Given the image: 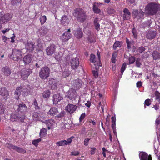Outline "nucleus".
Wrapping results in <instances>:
<instances>
[{
	"label": "nucleus",
	"mask_w": 160,
	"mask_h": 160,
	"mask_svg": "<svg viewBox=\"0 0 160 160\" xmlns=\"http://www.w3.org/2000/svg\"><path fill=\"white\" fill-rule=\"evenodd\" d=\"M158 6L154 2L148 3L145 8L147 13L148 15H153L156 14L158 11Z\"/></svg>",
	"instance_id": "1"
},
{
	"label": "nucleus",
	"mask_w": 160,
	"mask_h": 160,
	"mask_svg": "<svg viewBox=\"0 0 160 160\" xmlns=\"http://www.w3.org/2000/svg\"><path fill=\"white\" fill-rule=\"evenodd\" d=\"M73 15L79 22H83L86 18L85 12L82 8H78L75 9Z\"/></svg>",
	"instance_id": "2"
},
{
	"label": "nucleus",
	"mask_w": 160,
	"mask_h": 160,
	"mask_svg": "<svg viewBox=\"0 0 160 160\" xmlns=\"http://www.w3.org/2000/svg\"><path fill=\"white\" fill-rule=\"evenodd\" d=\"M66 52L64 51L63 53L62 52H59L58 53H56L55 54L54 57L58 61H61L62 60L66 62H68L70 60V56L69 54L66 55Z\"/></svg>",
	"instance_id": "3"
},
{
	"label": "nucleus",
	"mask_w": 160,
	"mask_h": 160,
	"mask_svg": "<svg viewBox=\"0 0 160 160\" xmlns=\"http://www.w3.org/2000/svg\"><path fill=\"white\" fill-rule=\"evenodd\" d=\"M50 74V68L47 66H45L41 68L39 72V75L41 79L45 80L49 76Z\"/></svg>",
	"instance_id": "4"
},
{
	"label": "nucleus",
	"mask_w": 160,
	"mask_h": 160,
	"mask_svg": "<svg viewBox=\"0 0 160 160\" xmlns=\"http://www.w3.org/2000/svg\"><path fill=\"white\" fill-rule=\"evenodd\" d=\"M22 50L14 49L13 50L12 54L11 55V58L14 61L20 60L22 57Z\"/></svg>",
	"instance_id": "5"
},
{
	"label": "nucleus",
	"mask_w": 160,
	"mask_h": 160,
	"mask_svg": "<svg viewBox=\"0 0 160 160\" xmlns=\"http://www.w3.org/2000/svg\"><path fill=\"white\" fill-rule=\"evenodd\" d=\"M12 18L11 14L9 13L5 14L3 12H0V22L5 23L10 20Z\"/></svg>",
	"instance_id": "6"
},
{
	"label": "nucleus",
	"mask_w": 160,
	"mask_h": 160,
	"mask_svg": "<svg viewBox=\"0 0 160 160\" xmlns=\"http://www.w3.org/2000/svg\"><path fill=\"white\" fill-rule=\"evenodd\" d=\"M66 63H68L71 66L72 69L74 70H76L78 67L79 64V61L78 58L76 57L75 58H72L70 61V62L68 61Z\"/></svg>",
	"instance_id": "7"
},
{
	"label": "nucleus",
	"mask_w": 160,
	"mask_h": 160,
	"mask_svg": "<svg viewBox=\"0 0 160 160\" xmlns=\"http://www.w3.org/2000/svg\"><path fill=\"white\" fill-rule=\"evenodd\" d=\"M16 110L18 112H20L22 113H24V112L27 111L28 108L26 106L25 102H21L20 103L15 106Z\"/></svg>",
	"instance_id": "8"
},
{
	"label": "nucleus",
	"mask_w": 160,
	"mask_h": 160,
	"mask_svg": "<svg viewBox=\"0 0 160 160\" xmlns=\"http://www.w3.org/2000/svg\"><path fill=\"white\" fill-rule=\"evenodd\" d=\"M66 94V97L71 100H75L77 96L75 89H70Z\"/></svg>",
	"instance_id": "9"
},
{
	"label": "nucleus",
	"mask_w": 160,
	"mask_h": 160,
	"mask_svg": "<svg viewBox=\"0 0 160 160\" xmlns=\"http://www.w3.org/2000/svg\"><path fill=\"white\" fill-rule=\"evenodd\" d=\"M57 46L54 44H51L46 48V54L49 56H52L55 52Z\"/></svg>",
	"instance_id": "10"
},
{
	"label": "nucleus",
	"mask_w": 160,
	"mask_h": 160,
	"mask_svg": "<svg viewBox=\"0 0 160 160\" xmlns=\"http://www.w3.org/2000/svg\"><path fill=\"white\" fill-rule=\"evenodd\" d=\"M70 29H69L68 31L62 34L61 36V38L62 42H65L67 41L72 37V35L70 33Z\"/></svg>",
	"instance_id": "11"
},
{
	"label": "nucleus",
	"mask_w": 160,
	"mask_h": 160,
	"mask_svg": "<svg viewBox=\"0 0 160 160\" xmlns=\"http://www.w3.org/2000/svg\"><path fill=\"white\" fill-rule=\"evenodd\" d=\"M77 106L72 104H68L65 107L66 111L70 114L73 113L76 110Z\"/></svg>",
	"instance_id": "12"
},
{
	"label": "nucleus",
	"mask_w": 160,
	"mask_h": 160,
	"mask_svg": "<svg viewBox=\"0 0 160 160\" xmlns=\"http://www.w3.org/2000/svg\"><path fill=\"white\" fill-rule=\"evenodd\" d=\"M35 47V43L32 41L28 42L25 45L26 49L29 52H32Z\"/></svg>",
	"instance_id": "13"
},
{
	"label": "nucleus",
	"mask_w": 160,
	"mask_h": 160,
	"mask_svg": "<svg viewBox=\"0 0 160 160\" xmlns=\"http://www.w3.org/2000/svg\"><path fill=\"white\" fill-rule=\"evenodd\" d=\"M8 147L10 149H13L19 153L24 154L26 152V150L22 148L14 145L11 144H8Z\"/></svg>",
	"instance_id": "14"
},
{
	"label": "nucleus",
	"mask_w": 160,
	"mask_h": 160,
	"mask_svg": "<svg viewBox=\"0 0 160 160\" xmlns=\"http://www.w3.org/2000/svg\"><path fill=\"white\" fill-rule=\"evenodd\" d=\"M139 156L140 160H152L151 155H148L145 152H140L139 154Z\"/></svg>",
	"instance_id": "15"
},
{
	"label": "nucleus",
	"mask_w": 160,
	"mask_h": 160,
	"mask_svg": "<svg viewBox=\"0 0 160 160\" xmlns=\"http://www.w3.org/2000/svg\"><path fill=\"white\" fill-rule=\"evenodd\" d=\"M32 72V70L30 69L22 70L21 72V76L23 80H25L27 78Z\"/></svg>",
	"instance_id": "16"
},
{
	"label": "nucleus",
	"mask_w": 160,
	"mask_h": 160,
	"mask_svg": "<svg viewBox=\"0 0 160 160\" xmlns=\"http://www.w3.org/2000/svg\"><path fill=\"white\" fill-rule=\"evenodd\" d=\"M57 82L58 81L56 79L52 78H50L49 79V86L52 89H55L57 88Z\"/></svg>",
	"instance_id": "17"
},
{
	"label": "nucleus",
	"mask_w": 160,
	"mask_h": 160,
	"mask_svg": "<svg viewBox=\"0 0 160 160\" xmlns=\"http://www.w3.org/2000/svg\"><path fill=\"white\" fill-rule=\"evenodd\" d=\"M82 81L80 79H77L73 81V87L76 90L79 89L82 86Z\"/></svg>",
	"instance_id": "18"
},
{
	"label": "nucleus",
	"mask_w": 160,
	"mask_h": 160,
	"mask_svg": "<svg viewBox=\"0 0 160 160\" xmlns=\"http://www.w3.org/2000/svg\"><path fill=\"white\" fill-rule=\"evenodd\" d=\"M42 122L46 125L48 130H50L51 128H52L56 123L55 121L52 119L45 120L44 121H43V122Z\"/></svg>",
	"instance_id": "19"
},
{
	"label": "nucleus",
	"mask_w": 160,
	"mask_h": 160,
	"mask_svg": "<svg viewBox=\"0 0 160 160\" xmlns=\"http://www.w3.org/2000/svg\"><path fill=\"white\" fill-rule=\"evenodd\" d=\"M32 56L31 54H28L23 58V61L25 65L29 64L32 60Z\"/></svg>",
	"instance_id": "20"
},
{
	"label": "nucleus",
	"mask_w": 160,
	"mask_h": 160,
	"mask_svg": "<svg viewBox=\"0 0 160 160\" xmlns=\"http://www.w3.org/2000/svg\"><path fill=\"white\" fill-rule=\"evenodd\" d=\"M102 3H100L95 2L94 3L92 8V10L94 13L98 14L101 12V10L98 8V7L99 5H102Z\"/></svg>",
	"instance_id": "21"
},
{
	"label": "nucleus",
	"mask_w": 160,
	"mask_h": 160,
	"mask_svg": "<svg viewBox=\"0 0 160 160\" xmlns=\"http://www.w3.org/2000/svg\"><path fill=\"white\" fill-rule=\"evenodd\" d=\"M123 12L124 13L123 15V20H126L129 19L130 17L131 13L128 9L126 8H125L123 10Z\"/></svg>",
	"instance_id": "22"
},
{
	"label": "nucleus",
	"mask_w": 160,
	"mask_h": 160,
	"mask_svg": "<svg viewBox=\"0 0 160 160\" xmlns=\"http://www.w3.org/2000/svg\"><path fill=\"white\" fill-rule=\"evenodd\" d=\"M70 22V20L68 16L65 15H63L61 19V22L62 25H67Z\"/></svg>",
	"instance_id": "23"
},
{
	"label": "nucleus",
	"mask_w": 160,
	"mask_h": 160,
	"mask_svg": "<svg viewBox=\"0 0 160 160\" xmlns=\"http://www.w3.org/2000/svg\"><path fill=\"white\" fill-rule=\"evenodd\" d=\"M2 74L6 76H9L11 73V69L7 66L3 67L2 69Z\"/></svg>",
	"instance_id": "24"
},
{
	"label": "nucleus",
	"mask_w": 160,
	"mask_h": 160,
	"mask_svg": "<svg viewBox=\"0 0 160 160\" xmlns=\"http://www.w3.org/2000/svg\"><path fill=\"white\" fill-rule=\"evenodd\" d=\"M38 111L34 112L32 116V118L34 120L43 122V121L44 120V119L40 118V117H39L40 113Z\"/></svg>",
	"instance_id": "25"
},
{
	"label": "nucleus",
	"mask_w": 160,
	"mask_h": 160,
	"mask_svg": "<svg viewBox=\"0 0 160 160\" xmlns=\"http://www.w3.org/2000/svg\"><path fill=\"white\" fill-rule=\"evenodd\" d=\"M53 103L54 104H57L59 102L63 99V98L59 94L57 93L53 95Z\"/></svg>",
	"instance_id": "26"
},
{
	"label": "nucleus",
	"mask_w": 160,
	"mask_h": 160,
	"mask_svg": "<svg viewBox=\"0 0 160 160\" xmlns=\"http://www.w3.org/2000/svg\"><path fill=\"white\" fill-rule=\"evenodd\" d=\"M156 35V32L150 31L148 32L146 35V38L148 39L152 40L155 38Z\"/></svg>",
	"instance_id": "27"
},
{
	"label": "nucleus",
	"mask_w": 160,
	"mask_h": 160,
	"mask_svg": "<svg viewBox=\"0 0 160 160\" xmlns=\"http://www.w3.org/2000/svg\"><path fill=\"white\" fill-rule=\"evenodd\" d=\"M58 113V108L55 107H52L48 111V114L51 116H54Z\"/></svg>",
	"instance_id": "28"
},
{
	"label": "nucleus",
	"mask_w": 160,
	"mask_h": 160,
	"mask_svg": "<svg viewBox=\"0 0 160 160\" xmlns=\"http://www.w3.org/2000/svg\"><path fill=\"white\" fill-rule=\"evenodd\" d=\"M22 90V87H18L16 89L14 92V94L15 95V98L18 100L19 99V96L21 94V92Z\"/></svg>",
	"instance_id": "29"
},
{
	"label": "nucleus",
	"mask_w": 160,
	"mask_h": 160,
	"mask_svg": "<svg viewBox=\"0 0 160 160\" xmlns=\"http://www.w3.org/2000/svg\"><path fill=\"white\" fill-rule=\"evenodd\" d=\"M0 95L2 96H6V97L9 95V92L5 87H2L0 90Z\"/></svg>",
	"instance_id": "30"
},
{
	"label": "nucleus",
	"mask_w": 160,
	"mask_h": 160,
	"mask_svg": "<svg viewBox=\"0 0 160 160\" xmlns=\"http://www.w3.org/2000/svg\"><path fill=\"white\" fill-rule=\"evenodd\" d=\"M74 35L75 37L78 39L82 38L83 37V33L81 30V29H79L78 30L75 31L74 34Z\"/></svg>",
	"instance_id": "31"
},
{
	"label": "nucleus",
	"mask_w": 160,
	"mask_h": 160,
	"mask_svg": "<svg viewBox=\"0 0 160 160\" xmlns=\"http://www.w3.org/2000/svg\"><path fill=\"white\" fill-rule=\"evenodd\" d=\"M152 56L154 60L160 59V53L157 51H154L152 52Z\"/></svg>",
	"instance_id": "32"
},
{
	"label": "nucleus",
	"mask_w": 160,
	"mask_h": 160,
	"mask_svg": "<svg viewBox=\"0 0 160 160\" xmlns=\"http://www.w3.org/2000/svg\"><path fill=\"white\" fill-rule=\"evenodd\" d=\"M123 44V42L122 41H116L114 43L113 46V48L114 50H116L117 48H121Z\"/></svg>",
	"instance_id": "33"
},
{
	"label": "nucleus",
	"mask_w": 160,
	"mask_h": 160,
	"mask_svg": "<svg viewBox=\"0 0 160 160\" xmlns=\"http://www.w3.org/2000/svg\"><path fill=\"white\" fill-rule=\"evenodd\" d=\"M93 23L95 29L97 31L99 30L100 29V25L98 23V18H96L94 19Z\"/></svg>",
	"instance_id": "34"
},
{
	"label": "nucleus",
	"mask_w": 160,
	"mask_h": 160,
	"mask_svg": "<svg viewBox=\"0 0 160 160\" xmlns=\"http://www.w3.org/2000/svg\"><path fill=\"white\" fill-rule=\"evenodd\" d=\"M118 55V51H114L112 53L111 61L113 63H115L116 61V57Z\"/></svg>",
	"instance_id": "35"
},
{
	"label": "nucleus",
	"mask_w": 160,
	"mask_h": 160,
	"mask_svg": "<svg viewBox=\"0 0 160 160\" xmlns=\"http://www.w3.org/2000/svg\"><path fill=\"white\" fill-rule=\"evenodd\" d=\"M47 129L45 128H42L40 130L39 133L40 137L41 138L44 137L47 135Z\"/></svg>",
	"instance_id": "36"
},
{
	"label": "nucleus",
	"mask_w": 160,
	"mask_h": 160,
	"mask_svg": "<svg viewBox=\"0 0 160 160\" xmlns=\"http://www.w3.org/2000/svg\"><path fill=\"white\" fill-rule=\"evenodd\" d=\"M56 145L58 146H64L67 144V141L66 140H62L58 141L56 143Z\"/></svg>",
	"instance_id": "37"
},
{
	"label": "nucleus",
	"mask_w": 160,
	"mask_h": 160,
	"mask_svg": "<svg viewBox=\"0 0 160 160\" xmlns=\"http://www.w3.org/2000/svg\"><path fill=\"white\" fill-rule=\"evenodd\" d=\"M22 113L21 115H18V121L22 123L23 122L24 120L25 119V113Z\"/></svg>",
	"instance_id": "38"
},
{
	"label": "nucleus",
	"mask_w": 160,
	"mask_h": 160,
	"mask_svg": "<svg viewBox=\"0 0 160 160\" xmlns=\"http://www.w3.org/2000/svg\"><path fill=\"white\" fill-rule=\"evenodd\" d=\"M18 115L12 113L11 115L10 119L11 120L12 122H14L18 121Z\"/></svg>",
	"instance_id": "39"
},
{
	"label": "nucleus",
	"mask_w": 160,
	"mask_h": 160,
	"mask_svg": "<svg viewBox=\"0 0 160 160\" xmlns=\"http://www.w3.org/2000/svg\"><path fill=\"white\" fill-rule=\"evenodd\" d=\"M50 92L49 90L44 91L42 93L43 98H48L50 96Z\"/></svg>",
	"instance_id": "40"
},
{
	"label": "nucleus",
	"mask_w": 160,
	"mask_h": 160,
	"mask_svg": "<svg viewBox=\"0 0 160 160\" xmlns=\"http://www.w3.org/2000/svg\"><path fill=\"white\" fill-rule=\"evenodd\" d=\"M47 20V18L45 15L41 16L40 18V21L42 25Z\"/></svg>",
	"instance_id": "41"
},
{
	"label": "nucleus",
	"mask_w": 160,
	"mask_h": 160,
	"mask_svg": "<svg viewBox=\"0 0 160 160\" xmlns=\"http://www.w3.org/2000/svg\"><path fill=\"white\" fill-rule=\"evenodd\" d=\"M33 104L34 105L35 109L37 111L39 112V110L40 108V107L38 106V104L36 99H35L34 100Z\"/></svg>",
	"instance_id": "42"
},
{
	"label": "nucleus",
	"mask_w": 160,
	"mask_h": 160,
	"mask_svg": "<svg viewBox=\"0 0 160 160\" xmlns=\"http://www.w3.org/2000/svg\"><path fill=\"white\" fill-rule=\"evenodd\" d=\"M155 99L157 101L160 102V93L158 91H156L155 92Z\"/></svg>",
	"instance_id": "43"
},
{
	"label": "nucleus",
	"mask_w": 160,
	"mask_h": 160,
	"mask_svg": "<svg viewBox=\"0 0 160 160\" xmlns=\"http://www.w3.org/2000/svg\"><path fill=\"white\" fill-rule=\"evenodd\" d=\"M126 40L127 48L128 49H130L131 48V46L132 45V42H131L127 38H126Z\"/></svg>",
	"instance_id": "44"
},
{
	"label": "nucleus",
	"mask_w": 160,
	"mask_h": 160,
	"mask_svg": "<svg viewBox=\"0 0 160 160\" xmlns=\"http://www.w3.org/2000/svg\"><path fill=\"white\" fill-rule=\"evenodd\" d=\"M41 141V139L39 138L37 139H35L32 141V144L35 146H37L38 143Z\"/></svg>",
	"instance_id": "45"
},
{
	"label": "nucleus",
	"mask_w": 160,
	"mask_h": 160,
	"mask_svg": "<svg viewBox=\"0 0 160 160\" xmlns=\"http://www.w3.org/2000/svg\"><path fill=\"white\" fill-rule=\"evenodd\" d=\"M90 61L93 63H94L96 62V56L94 54H91L90 55Z\"/></svg>",
	"instance_id": "46"
},
{
	"label": "nucleus",
	"mask_w": 160,
	"mask_h": 160,
	"mask_svg": "<svg viewBox=\"0 0 160 160\" xmlns=\"http://www.w3.org/2000/svg\"><path fill=\"white\" fill-rule=\"evenodd\" d=\"M151 101L150 99H146L144 103V107L145 108H146V106H148L151 104Z\"/></svg>",
	"instance_id": "47"
},
{
	"label": "nucleus",
	"mask_w": 160,
	"mask_h": 160,
	"mask_svg": "<svg viewBox=\"0 0 160 160\" xmlns=\"http://www.w3.org/2000/svg\"><path fill=\"white\" fill-rule=\"evenodd\" d=\"M145 14V12H143L142 10H141L138 13V19H142L143 18L144 15Z\"/></svg>",
	"instance_id": "48"
},
{
	"label": "nucleus",
	"mask_w": 160,
	"mask_h": 160,
	"mask_svg": "<svg viewBox=\"0 0 160 160\" xmlns=\"http://www.w3.org/2000/svg\"><path fill=\"white\" fill-rule=\"evenodd\" d=\"M160 107V102L157 101L155 104L153 105L152 108H154L156 110H158Z\"/></svg>",
	"instance_id": "49"
},
{
	"label": "nucleus",
	"mask_w": 160,
	"mask_h": 160,
	"mask_svg": "<svg viewBox=\"0 0 160 160\" xmlns=\"http://www.w3.org/2000/svg\"><path fill=\"white\" fill-rule=\"evenodd\" d=\"M70 74V72L68 70H65L62 73V75L64 78L68 77Z\"/></svg>",
	"instance_id": "50"
},
{
	"label": "nucleus",
	"mask_w": 160,
	"mask_h": 160,
	"mask_svg": "<svg viewBox=\"0 0 160 160\" xmlns=\"http://www.w3.org/2000/svg\"><path fill=\"white\" fill-rule=\"evenodd\" d=\"M126 68V63L124 62L122 65L120 69V72L122 74H123V72L124 70Z\"/></svg>",
	"instance_id": "51"
},
{
	"label": "nucleus",
	"mask_w": 160,
	"mask_h": 160,
	"mask_svg": "<svg viewBox=\"0 0 160 160\" xmlns=\"http://www.w3.org/2000/svg\"><path fill=\"white\" fill-rule=\"evenodd\" d=\"M135 57L134 56H131L129 58V62L130 64L133 63L135 61Z\"/></svg>",
	"instance_id": "52"
},
{
	"label": "nucleus",
	"mask_w": 160,
	"mask_h": 160,
	"mask_svg": "<svg viewBox=\"0 0 160 160\" xmlns=\"http://www.w3.org/2000/svg\"><path fill=\"white\" fill-rule=\"evenodd\" d=\"M115 12V11L114 9L111 8H108L107 10L108 13L109 14H113Z\"/></svg>",
	"instance_id": "53"
},
{
	"label": "nucleus",
	"mask_w": 160,
	"mask_h": 160,
	"mask_svg": "<svg viewBox=\"0 0 160 160\" xmlns=\"http://www.w3.org/2000/svg\"><path fill=\"white\" fill-rule=\"evenodd\" d=\"M145 50L144 47L141 46L139 47L138 50V52L139 53H141L144 51Z\"/></svg>",
	"instance_id": "54"
},
{
	"label": "nucleus",
	"mask_w": 160,
	"mask_h": 160,
	"mask_svg": "<svg viewBox=\"0 0 160 160\" xmlns=\"http://www.w3.org/2000/svg\"><path fill=\"white\" fill-rule=\"evenodd\" d=\"M91 150L90 151V154L92 155H94L95 154L96 151V148L94 147L90 148Z\"/></svg>",
	"instance_id": "55"
},
{
	"label": "nucleus",
	"mask_w": 160,
	"mask_h": 160,
	"mask_svg": "<svg viewBox=\"0 0 160 160\" xmlns=\"http://www.w3.org/2000/svg\"><path fill=\"white\" fill-rule=\"evenodd\" d=\"M85 117H86L85 114L84 113H82L81 115V116H80V117H79V122H81L83 120V119L85 118Z\"/></svg>",
	"instance_id": "56"
},
{
	"label": "nucleus",
	"mask_w": 160,
	"mask_h": 160,
	"mask_svg": "<svg viewBox=\"0 0 160 160\" xmlns=\"http://www.w3.org/2000/svg\"><path fill=\"white\" fill-rule=\"evenodd\" d=\"M132 32L135 38H136L137 37V32L134 28H133L132 31Z\"/></svg>",
	"instance_id": "57"
},
{
	"label": "nucleus",
	"mask_w": 160,
	"mask_h": 160,
	"mask_svg": "<svg viewBox=\"0 0 160 160\" xmlns=\"http://www.w3.org/2000/svg\"><path fill=\"white\" fill-rule=\"evenodd\" d=\"M140 59L139 58H137L136 61V66L137 67H140L141 63H140Z\"/></svg>",
	"instance_id": "58"
},
{
	"label": "nucleus",
	"mask_w": 160,
	"mask_h": 160,
	"mask_svg": "<svg viewBox=\"0 0 160 160\" xmlns=\"http://www.w3.org/2000/svg\"><path fill=\"white\" fill-rule=\"evenodd\" d=\"M90 139L88 138H85L84 140V144L85 146H87L88 145L89 142L90 141Z\"/></svg>",
	"instance_id": "59"
},
{
	"label": "nucleus",
	"mask_w": 160,
	"mask_h": 160,
	"mask_svg": "<svg viewBox=\"0 0 160 160\" xmlns=\"http://www.w3.org/2000/svg\"><path fill=\"white\" fill-rule=\"evenodd\" d=\"M79 154L80 152H79L77 151H74L71 152V155H72L77 156L79 155Z\"/></svg>",
	"instance_id": "60"
},
{
	"label": "nucleus",
	"mask_w": 160,
	"mask_h": 160,
	"mask_svg": "<svg viewBox=\"0 0 160 160\" xmlns=\"http://www.w3.org/2000/svg\"><path fill=\"white\" fill-rule=\"evenodd\" d=\"M88 40L90 43H94L95 42V41L93 40L91 37H88Z\"/></svg>",
	"instance_id": "61"
},
{
	"label": "nucleus",
	"mask_w": 160,
	"mask_h": 160,
	"mask_svg": "<svg viewBox=\"0 0 160 160\" xmlns=\"http://www.w3.org/2000/svg\"><path fill=\"white\" fill-rule=\"evenodd\" d=\"M88 121L90 123H92L94 126L96 124V122L94 120H92L91 119H89L88 120Z\"/></svg>",
	"instance_id": "62"
},
{
	"label": "nucleus",
	"mask_w": 160,
	"mask_h": 160,
	"mask_svg": "<svg viewBox=\"0 0 160 160\" xmlns=\"http://www.w3.org/2000/svg\"><path fill=\"white\" fill-rule=\"evenodd\" d=\"M109 116V115L108 114L106 120L105 124L107 126L109 125V118H108Z\"/></svg>",
	"instance_id": "63"
},
{
	"label": "nucleus",
	"mask_w": 160,
	"mask_h": 160,
	"mask_svg": "<svg viewBox=\"0 0 160 160\" xmlns=\"http://www.w3.org/2000/svg\"><path fill=\"white\" fill-rule=\"evenodd\" d=\"M139 12L137 10H134L133 12V14L135 16L136 18L138 17Z\"/></svg>",
	"instance_id": "64"
}]
</instances>
